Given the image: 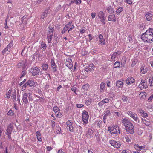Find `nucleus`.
Listing matches in <instances>:
<instances>
[{
    "label": "nucleus",
    "instance_id": "a211bd4d",
    "mask_svg": "<svg viewBox=\"0 0 153 153\" xmlns=\"http://www.w3.org/2000/svg\"><path fill=\"white\" fill-rule=\"evenodd\" d=\"M13 123H10L8 126L7 129L6 130L7 133L11 134L13 129Z\"/></svg>",
    "mask_w": 153,
    "mask_h": 153
},
{
    "label": "nucleus",
    "instance_id": "6ab92c4d",
    "mask_svg": "<svg viewBox=\"0 0 153 153\" xmlns=\"http://www.w3.org/2000/svg\"><path fill=\"white\" fill-rule=\"evenodd\" d=\"M51 67L53 68V71L54 72L56 71L57 67L56 65L54 60L52 59L51 60Z\"/></svg>",
    "mask_w": 153,
    "mask_h": 153
},
{
    "label": "nucleus",
    "instance_id": "ddd939ff",
    "mask_svg": "<svg viewBox=\"0 0 153 153\" xmlns=\"http://www.w3.org/2000/svg\"><path fill=\"white\" fill-rule=\"evenodd\" d=\"M135 82L134 79L132 77H130L127 78L126 80V82L128 85L131 84Z\"/></svg>",
    "mask_w": 153,
    "mask_h": 153
},
{
    "label": "nucleus",
    "instance_id": "4c0bfd02",
    "mask_svg": "<svg viewBox=\"0 0 153 153\" xmlns=\"http://www.w3.org/2000/svg\"><path fill=\"white\" fill-rule=\"evenodd\" d=\"M47 47L46 44L44 42L42 41L41 42V48H43L44 50H45Z\"/></svg>",
    "mask_w": 153,
    "mask_h": 153
},
{
    "label": "nucleus",
    "instance_id": "9d476101",
    "mask_svg": "<svg viewBox=\"0 0 153 153\" xmlns=\"http://www.w3.org/2000/svg\"><path fill=\"white\" fill-rule=\"evenodd\" d=\"M146 20L148 21H150L152 20L153 17V14L150 11L146 13L145 14Z\"/></svg>",
    "mask_w": 153,
    "mask_h": 153
},
{
    "label": "nucleus",
    "instance_id": "cd10ccee",
    "mask_svg": "<svg viewBox=\"0 0 153 153\" xmlns=\"http://www.w3.org/2000/svg\"><path fill=\"white\" fill-rule=\"evenodd\" d=\"M134 148L137 150L138 151H140L141 149L145 147L144 146H140L137 144H136L134 145Z\"/></svg>",
    "mask_w": 153,
    "mask_h": 153
},
{
    "label": "nucleus",
    "instance_id": "13d9d810",
    "mask_svg": "<svg viewBox=\"0 0 153 153\" xmlns=\"http://www.w3.org/2000/svg\"><path fill=\"white\" fill-rule=\"evenodd\" d=\"M42 1V0H38L36 1H34V3L36 4H40Z\"/></svg>",
    "mask_w": 153,
    "mask_h": 153
},
{
    "label": "nucleus",
    "instance_id": "4be33fe9",
    "mask_svg": "<svg viewBox=\"0 0 153 153\" xmlns=\"http://www.w3.org/2000/svg\"><path fill=\"white\" fill-rule=\"evenodd\" d=\"M99 38L100 39V42H101V45H104L105 44V40L103 38L102 35L101 34H99Z\"/></svg>",
    "mask_w": 153,
    "mask_h": 153
},
{
    "label": "nucleus",
    "instance_id": "aec40b11",
    "mask_svg": "<svg viewBox=\"0 0 153 153\" xmlns=\"http://www.w3.org/2000/svg\"><path fill=\"white\" fill-rule=\"evenodd\" d=\"M94 131L91 129H89L87 132L86 135L88 138H91L93 137Z\"/></svg>",
    "mask_w": 153,
    "mask_h": 153
},
{
    "label": "nucleus",
    "instance_id": "de8ad7c7",
    "mask_svg": "<svg viewBox=\"0 0 153 153\" xmlns=\"http://www.w3.org/2000/svg\"><path fill=\"white\" fill-rule=\"evenodd\" d=\"M23 71L21 73V76L20 78H21L24 76L27 73V72L25 70H23Z\"/></svg>",
    "mask_w": 153,
    "mask_h": 153
},
{
    "label": "nucleus",
    "instance_id": "6e6552de",
    "mask_svg": "<svg viewBox=\"0 0 153 153\" xmlns=\"http://www.w3.org/2000/svg\"><path fill=\"white\" fill-rule=\"evenodd\" d=\"M127 113L128 115H130L131 117L135 121H138V118H137V116L135 113H133L131 111H128L127 112Z\"/></svg>",
    "mask_w": 153,
    "mask_h": 153
},
{
    "label": "nucleus",
    "instance_id": "7ed1b4c3",
    "mask_svg": "<svg viewBox=\"0 0 153 153\" xmlns=\"http://www.w3.org/2000/svg\"><path fill=\"white\" fill-rule=\"evenodd\" d=\"M32 70V73L33 76L35 75H39V73L40 74V75L43 74L42 71H40V67H38L36 66L33 68H32L31 69V72Z\"/></svg>",
    "mask_w": 153,
    "mask_h": 153
},
{
    "label": "nucleus",
    "instance_id": "1a4fd4ad",
    "mask_svg": "<svg viewBox=\"0 0 153 153\" xmlns=\"http://www.w3.org/2000/svg\"><path fill=\"white\" fill-rule=\"evenodd\" d=\"M95 66L93 64H90L88 66L86 67L85 69V70L86 72H88L89 71H94Z\"/></svg>",
    "mask_w": 153,
    "mask_h": 153
},
{
    "label": "nucleus",
    "instance_id": "a878e982",
    "mask_svg": "<svg viewBox=\"0 0 153 153\" xmlns=\"http://www.w3.org/2000/svg\"><path fill=\"white\" fill-rule=\"evenodd\" d=\"M36 134L37 137V139L39 141H42L41 135L39 131H37L36 133Z\"/></svg>",
    "mask_w": 153,
    "mask_h": 153
},
{
    "label": "nucleus",
    "instance_id": "c9c22d12",
    "mask_svg": "<svg viewBox=\"0 0 153 153\" xmlns=\"http://www.w3.org/2000/svg\"><path fill=\"white\" fill-rule=\"evenodd\" d=\"M56 132L57 134H60L61 133V129L60 127L59 126H56Z\"/></svg>",
    "mask_w": 153,
    "mask_h": 153
},
{
    "label": "nucleus",
    "instance_id": "b1692460",
    "mask_svg": "<svg viewBox=\"0 0 153 153\" xmlns=\"http://www.w3.org/2000/svg\"><path fill=\"white\" fill-rule=\"evenodd\" d=\"M48 34H53V32L54 31V27L53 25H50L48 27Z\"/></svg>",
    "mask_w": 153,
    "mask_h": 153
},
{
    "label": "nucleus",
    "instance_id": "e2e57ef3",
    "mask_svg": "<svg viewBox=\"0 0 153 153\" xmlns=\"http://www.w3.org/2000/svg\"><path fill=\"white\" fill-rule=\"evenodd\" d=\"M91 15L92 16V18L93 19V18H94L95 17L96 13H95L93 12L91 13Z\"/></svg>",
    "mask_w": 153,
    "mask_h": 153
},
{
    "label": "nucleus",
    "instance_id": "a18cd8bd",
    "mask_svg": "<svg viewBox=\"0 0 153 153\" xmlns=\"http://www.w3.org/2000/svg\"><path fill=\"white\" fill-rule=\"evenodd\" d=\"M85 103L87 105H89L91 104V100H86L85 101Z\"/></svg>",
    "mask_w": 153,
    "mask_h": 153
},
{
    "label": "nucleus",
    "instance_id": "3c124183",
    "mask_svg": "<svg viewBox=\"0 0 153 153\" xmlns=\"http://www.w3.org/2000/svg\"><path fill=\"white\" fill-rule=\"evenodd\" d=\"M12 97V99L13 100H16V92H13L12 94V95L11 97Z\"/></svg>",
    "mask_w": 153,
    "mask_h": 153
},
{
    "label": "nucleus",
    "instance_id": "4d7b16f0",
    "mask_svg": "<svg viewBox=\"0 0 153 153\" xmlns=\"http://www.w3.org/2000/svg\"><path fill=\"white\" fill-rule=\"evenodd\" d=\"M146 82L145 81V80H144L143 79H142L141 80V82L140 84H139V86L140 88H141L142 85L143 83H145Z\"/></svg>",
    "mask_w": 153,
    "mask_h": 153
},
{
    "label": "nucleus",
    "instance_id": "39448f33",
    "mask_svg": "<svg viewBox=\"0 0 153 153\" xmlns=\"http://www.w3.org/2000/svg\"><path fill=\"white\" fill-rule=\"evenodd\" d=\"M98 16L100 21L105 25V20L106 19L105 13L102 11H100L98 12Z\"/></svg>",
    "mask_w": 153,
    "mask_h": 153
},
{
    "label": "nucleus",
    "instance_id": "423d86ee",
    "mask_svg": "<svg viewBox=\"0 0 153 153\" xmlns=\"http://www.w3.org/2000/svg\"><path fill=\"white\" fill-rule=\"evenodd\" d=\"M27 65V63L26 60L25 61H22L19 62L17 65L18 68H19L23 66L22 68V70H26V68Z\"/></svg>",
    "mask_w": 153,
    "mask_h": 153
},
{
    "label": "nucleus",
    "instance_id": "72a5a7b5",
    "mask_svg": "<svg viewBox=\"0 0 153 153\" xmlns=\"http://www.w3.org/2000/svg\"><path fill=\"white\" fill-rule=\"evenodd\" d=\"M107 10L108 12L110 13H114V10L113 8L111 6L108 7L107 9Z\"/></svg>",
    "mask_w": 153,
    "mask_h": 153
},
{
    "label": "nucleus",
    "instance_id": "37998d69",
    "mask_svg": "<svg viewBox=\"0 0 153 153\" xmlns=\"http://www.w3.org/2000/svg\"><path fill=\"white\" fill-rule=\"evenodd\" d=\"M120 65V63L118 61L116 62L114 65V68H117L119 67Z\"/></svg>",
    "mask_w": 153,
    "mask_h": 153
},
{
    "label": "nucleus",
    "instance_id": "6e6d98bb",
    "mask_svg": "<svg viewBox=\"0 0 153 153\" xmlns=\"http://www.w3.org/2000/svg\"><path fill=\"white\" fill-rule=\"evenodd\" d=\"M108 131H110V133L111 134L112 131H113V130H114V128H111L109 127L108 128Z\"/></svg>",
    "mask_w": 153,
    "mask_h": 153
},
{
    "label": "nucleus",
    "instance_id": "603ef678",
    "mask_svg": "<svg viewBox=\"0 0 153 153\" xmlns=\"http://www.w3.org/2000/svg\"><path fill=\"white\" fill-rule=\"evenodd\" d=\"M124 1L129 4H132V1L131 0H124Z\"/></svg>",
    "mask_w": 153,
    "mask_h": 153
},
{
    "label": "nucleus",
    "instance_id": "7c9ffc66",
    "mask_svg": "<svg viewBox=\"0 0 153 153\" xmlns=\"http://www.w3.org/2000/svg\"><path fill=\"white\" fill-rule=\"evenodd\" d=\"M48 10H45V11L43 13L41 17V19H43L45 17H46L47 16L48 14Z\"/></svg>",
    "mask_w": 153,
    "mask_h": 153
},
{
    "label": "nucleus",
    "instance_id": "8fccbe9b",
    "mask_svg": "<svg viewBox=\"0 0 153 153\" xmlns=\"http://www.w3.org/2000/svg\"><path fill=\"white\" fill-rule=\"evenodd\" d=\"M122 100L124 102H126L127 101L128 98L127 97L123 95L122 96Z\"/></svg>",
    "mask_w": 153,
    "mask_h": 153
},
{
    "label": "nucleus",
    "instance_id": "2eb2a0df",
    "mask_svg": "<svg viewBox=\"0 0 153 153\" xmlns=\"http://www.w3.org/2000/svg\"><path fill=\"white\" fill-rule=\"evenodd\" d=\"M109 102V99L108 98H105L102 101L98 103V105L100 107H102V106L106 103Z\"/></svg>",
    "mask_w": 153,
    "mask_h": 153
},
{
    "label": "nucleus",
    "instance_id": "774afa93",
    "mask_svg": "<svg viewBox=\"0 0 153 153\" xmlns=\"http://www.w3.org/2000/svg\"><path fill=\"white\" fill-rule=\"evenodd\" d=\"M122 153H130L129 151L126 150H123L122 151Z\"/></svg>",
    "mask_w": 153,
    "mask_h": 153
},
{
    "label": "nucleus",
    "instance_id": "e433bc0d",
    "mask_svg": "<svg viewBox=\"0 0 153 153\" xmlns=\"http://www.w3.org/2000/svg\"><path fill=\"white\" fill-rule=\"evenodd\" d=\"M149 83L150 84V86H153V76H150L149 80Z\"/></svg>",
    "mask_w": 153,
    "mask_h": 153
},
{
    "label": "nucleus",
    "instance_id": "20e7f679",
    "mask_svg": "<svg viewBox=\"0 0 153 153\" xmlns=\"http://www.w3.org/2000/svg\"><path fill=\"white\" fill-rule=\"evenodd\" d=\"M82 120L84 124H87L88 123L89 115L88 112L85 110H84L82 114Z\"/></svg>",
    "mask_w": 153,
    "mask_h": 153
},
{
    "label": "nucleus",
    "instance_id": "338daca9",
    "mask_svg": "<svg viewBox=\"0 0 153 153\" xmlns=\"http://www.w3.org/2000/svg\"><path fill=\"white\" fill-rule=\"evenodd\" d=\"M153 98V94L151 96L148 98L149 101H151Z\"/></svg>",
    "mask_w": 153,
    "mask_h": 153
},
{
    "label": "nucleus",
    "instance_id": "5fc2aeb1",
    "mask_svg": "<svg viewBox=\"0 0 153 153\" xmlns=\"http://www.w3.org/2000/svg\"><path fill=\"white\" fill-rule=\"evenodd\" d=\"M11 91L10 90H9L8 91L7 93L6 94L7 97L8 98H9L10 96V94Z\"/></svg>",
    "mask_w": 153,
    "mask_h": 153
},
{
    "label": "nucleus",
    "instance_id": "58836bf2",
    "mask_svg": "<svg viewBox=\"0 0 153 153\" xmlns=\"http://www.w3.org/2000/svg\"><path fill=\"white\" fill-rule=\"evenodd\" d=\"M89 85L88 84H86L83 85L82 88L84 91H87L89 88Z\"/></svg>",
    "mask_w": 153,
    "mask_h": 153
},
{
    "label": "nucleus",
    "instance_id": "0e129e2a",
    "mask_svg": "<svg viewBox=\"0 0 153 153\" xmlns=\"http://www.w3.org/2000/svg\"><path fill=\"white\" fill-rule=\"evenodd\" d=\"M81 2V0H76V5H79Z\"/></svg>",
    "mask_w": 153,
    "mask_h": 153
},
{
    "label": "nucleus",
    "instance_id": "393cba45",
    "mask_svg": "<svg viewBox=\"0 0 153 153\" xmlns=\"http://www.w3.org/2000/svg\"><path fill=\"white\" fill-rule=\"evenodd\" d=\"M139 113L142 115V116L146 117L147 116V114L143 110L140 109L139 110Z\"/></svg>",
    "mask_w": 153,
    "mask_h": 153
},
{
    "label": "nucleus",
    "instance_id": "c85d7f7f",
    "mask_svg": "<svg viewBox=\"0 0 153 153\" xmlns=\"http://www.w3.org/2000/svg\"><path fill=\"white\" fill-rule=\"evenodd\" d=\"M110 114L111 113L110 111L109 110H107L104 113L103 119H105V118H107V117L109 115H110Z\"/></svg>",
    "mask_w": 153,
    "mask_h": 153
},
{
    "label": "nucleus",
    "instance_id": "0eeeda50",
    "mask_svg": "<svg viewBox=\"0 0 153 153\" xmlns=\"http://www.w3.org/2000/svg\"><path fill=\"white\" fill-rule=\"evenodd\" d=\"M109 142L112 146L116 148H119L121 146L120 143L119 142H116L112 140H110Z\"/></svg>",
    "mask_w": 153,
    "mask_h": 153
},
{
    "label": "nucleus",
    "instance_id": "f704fd0d",
    "mask_svg": "<svg viewBox=\"0 0 153 153\" xmlns=\"http://www.w3.org/2000/svg\"><path fill=\"white\" fill-rule=\"evenodd\" d=\"M27 82H28L29 86L30 87L33 86L35 85L34 82L33 80H29Z\"/></svg>",
    "mask_w": 153,
    "mask_h": 153
},
{
    "label": "nucleus",
    "instance_id": "9b49d317",
    "mask_svg": "<svg viewBox=\"0 0 153 153\" xmlns=\"http://www.w3.org/2000/svg\"><path fill=\"white\" fill-rule=\"evenodd\" d=\"M67 125V128L69 129V131L71 132H73V127L72 126L73 123L71 122L70 121H68L66 123Z\"/></svg>",
    "mask_w": 153,
    "mask_h": 153
},
{
    "label": "nucleus",
    "instance_id": "680f3d73",
    "mask_svg": "<svg viewBox=\"0 0 153 153\" xmlns=\"http://www.w3.org/2000/svg\"><path fill=\"white\" fill-rule=\"evenodd\" d=\"M76 106L77 108H80L83 107L84 105L82 104H78L76 105Z\"/></svg>",
    "mask_w": 153,
    "mask_h": 153
},
{
    "label": "nucleus",
    "instance_id": "473e14b6",
    "mask_svg": "<svg viewBox=\"0 0 153 153\" xmlns=\"http://www.w3.org/2000/svg\"><path fill=\"white\" fill-rule=\"evenodd\" d=\"M105 84L103 82H102L100 84V91L101 92H103L104 89L105 88Z\"/></svg>",
    "mask_w": 153,
    "mask_h": 153
},
{
    "label": "nucleus",
    "instance_id": "bf43d9fd",
    "mask_svg": "<svg viewBox=\"0 0 153 153\" xmlns=\"http://www.w3.org/2000/svg\"><path fill=\"white\" fill-rule=\"evenodd\" d=\"M68 29V28L65 27L63 28L62 31L61 33L62 34H64L67 30Z\"/></svg>",
    "mask_w": 153,
    "mask_h": 153
},
{
    "label": "nucleus",
    "instance_id": "f257e3e1",
    "mask_svg": "<svg viewBox=\"0 0 153 153\" xmlns=\"http://www.w3.org/2000/svg\"><path fill=\"white\" fill-rule=\"evenodd\" d=\"M122 123L125 126V129L126 132L132 134L134 133V126L132 124L129 120L126 118H124L122 121Z\"/></svg>",
    "mask_w": 153,
    "mask_h": 153
},
{
    "label": "nucleus",
    "instance_id": "a19ab883",
    "mask_svg": "<svg viewBox=\"0 0 153 153\" xmlns=\"http://www.w3.org/2000/svg\"><path fill=\"white\" fill-rule=\"evenodd\" d=\"M142 120L143 123L145 124L146 126H148L150 125L151 123L147 121L145 119L143 120V119H142Z\"/></svg>",
    "mask_w": 153,
    "mask_h": 153
},
{
    "label": "nucleus",
    "instance_id": "5701e85b",
    "mask_svg": "<svg viewBox=\"0 0 153 153\" xmlns=\"http://www.w3.org/2000/svg\"><path fill=\"white\" fill-rule=\"evenodd\" d=\"M114 130L113 131H112V134H118L120 133V131L119 129L118 128V127L117 126H114Z\"/></svg>",
    "mask_w": 153,
    "mask_h": 153
},
{
    "label": "nucleus",
    "instance_id": "f03ea898",
    "mask_svg": "<svg viewBox=\"0 0 153 153\" xmlns=\"http://www.w3.org/2000/svg\"><path fill=\"white\" fill-rule=\"evenodd\" d=\"M142 39L145 42H147L149 43H152L153 42V37L152 36L148 35L144 33H143L141 35Z\"/></svg>",
    "mask_w": 153,
    "mask_h": 153
},
{
    "label": "nucleus",
    "instance_id": "79ce46f5",
    "mask_svg": "<svg viewBox=\"0 0 153 153\" xmlns=\"http://www.w3.org/2000/svg\"><path fill=\"white\" fill-rule=\"evenodd\" d=\"M28 82H27L26 83H25V84H24L22 86V91L25 90L26 88V87L27 86H29V84Z\"/></svg>",
    "mask_w": 153,
    "mask_h": 153
},
{
    "label": "nucleus",
    "instance_id": "f8f14e48",
    "mask_svg": "<svg viewBox=\"0 0 153 153\" xmlns=\"http://www.w3.org/2000/svg\"><path fill=\"white\" fill-rule=\"evenodd\" d=\"M28 94L27 93H24L23 94V97L22 98V100L24 103L27 104L28 102Z\"/></svg>",
    "mask_w": 153,
    "mask_h": 153
},
{
    "label": "nucleus",
    "instance_id": "2f4dec72",
    "mask_svg": "<svg viewBox=\"0 0 153 153\" xmlns=\"http://www.w3.org/2000/svg\"><path fill=\"white\" fill-rule=\"evenodd\" d=\"M53 35V34H47V36L48 39V42L50 43L51 40L52 39V37Z\"/></svg>",
    "mask_w": 153,
    "mask_h": 153
},
{
    "label": "nucleus",
    "instance_id": "c03bdc74",
    "mask_svg": "<svg viewBox=\"0 0 153 153\" xmlns=\"http://www.w3.org/2000/svg\"><path fill=\"white\" fill-rule=\"evenodd\" d=\"M14 114L13 111L11 109H10L8 112L7 114L10 116H13Z\"/></svg>",
    "mask_w": 153,
    "mask_h": 153
},
{
    "label": "nucleus",
    "instance_id": "09e8293b",
    "mask_svg": "<svg viewBox=\"0 0 153 153\" xmlns=\"http://www.w3.org/2000/svg\"><path fill=\"white\" fill-rule=\"evenodd\" d=\"M72 23V21H70L69 22H68V23L66 25H65V27L68 29L69 28L70 25Z\"/></svg>",
    "mask_w": 153,
    "mask_h": 153
},
{
    "label": "nucleus",
    "instance_id": "bb28decb",
    "mask_svg": "<svg viewBox=\"0 0 153 153\" xmlns=\"http://www.w3.org/2000/svg\"><path fill=\"white\" fill-rule=\"evenodd\" d=\"M48 64L47 63H44L43 64L41 67L42 68V69L44 71H47L48 69Z\"/></svg>",
    "mask_w": 153,
    "mask_h": 153
},
{
    "label": "nucleus",
    "instance_id": "4468645a",
    "mask_svg": "<svg viewBox=\"0 0 153 153\" xmlns=\"http://www.w3.org/2000/svg\"><path fill=\"white\" fill-rule=\"evenodd\" d=\"M66 65L69 68L71 69L73 67L72 62L71 59H66Z\"/></svg>",
    "mask_w": 153,
    "mask_h": 153
},
{
    "label": "nucleus",
    "instance_id": "ea45409f",
    "mask_svg": "<svg viewBox=\"0 0 153 153\" xmlns=\"http://www.w3.org/2000/svg\"><path fill=\"white\" fill-rule=\"evenodd\" d=\"M123 10V7H120L118 8V9L117 10L116 13H117V15H118L119 13H120Z\"/></svg>",
    "mask_w": 153,
    "mask_h": 153
},
{
    "label": "nucleus",
    "instance_id": "dca6fc26",
    "mask_svg": "<svg viewBox=\"0 0 153 153\" xmlns=\"http://www.w3.org/2000/svg\"><path fill=\"white\" fill-rule=\"evenodd\" d=\"M53 110L56 113V116L60 117V116L61 115V113L59 111V108L57 106H55L53 107Z\"/></svg>",
    "mask_w": 153,
    "mask_h": 153
},
{
    "label": "nucleus",
    "instance_id": "412c9836",
    "mask_svg": "<svg viewBox=\"0 0 153 153\" xmlns=\"http://www.w3.org/2000/svg\"><path fill=\"white\" fill-rule=\"evenodd\" d=\"M144 33L147 35L148 34H149V36H152L153 37V29L152 28H149Z\"/></svg>",
    "mask_w": 153,
    "mask_h": 153
},
{
    "label": "nucleus",
    "instance_id": "49530a36",
    "mask_svg": "<svg viewBox=\"0 0 153 153\" xmlns=\"http://www.w3.org/2000/svg\"><path fill=\"white\" fill-rule=\"evenodd\" d=\"M115 17L114 15L112 14V15H110L109 16L108 18V20L109 21H111L113 18Z\"/></svg>",
    "mask_w": 153,
    "mask_h": 153
},
{
    "label": "nucleus",
    "instance_id": "69168bd1",
    "mask_svg": "<svg viewBox=\"0 0 153 153\" xmlns=\"http://www.w3.org/2000/svg\"><path fill=\"white\" fill-rule=\"evenodd\" d=\"M55 126V122L54 121H52L51 126L53 128H54Z\"/></svg>",
    "mask_w": 153,
    "mask_h": 153
},
{
    "label": "nucleus",
    "instance_id": "c756f323",
    "mask_svg": "<svg viewBox=\"0 0 153 153\" xmlns=\"http://www.w3.org/2000/svg\"><path fill=\"white\" fill-rule=\"evenodd\" d=\"M148 69L146 67H142L140 68V72L143 74H145L147 71Z\"/></svg>",
    "mask_w": 153,
    "mask_h": 153
},
{
    "label": "nucleus",
    "instance_id": "052dcab7",
    "mask_svg": "<svg viewBox=\"0 0 153 153\" xmlns=\"http://www.w3.org/2000/svg\"><path fill=\"white\" fill-rule=\"evenodd\" d=\"M143 86V87H141V88H146L148 87V86L146 84V82H145V83H143L142 85Z\"/></svg>",
    "mask_w": 153,
    "mask_h": 153
},
{
    "label": "nucleus",
    "instance_id": "864d4df0",
    "mask_svg": "<svg viewBox=\"0 0 153 153\" xmlns=\"http://www.w3.org/2000/svg\"><path fill=\"white\" fill-rule=\"evenodd\" d=\"M9 48L6 47L2 51V54L3 55H4L6 51H7Z\"/></svg>",
    "mask_w": 153,
    "mask_h": 153
},
{
    "label": "nucleus",
    "instance_id": "f3484780",
    "mask_svg": "<svg viewBox=\"0 0 153 153\" xmlns=\"http://www.w3.org/2000/svg\"><path fill=\"white\" fill-rule=\"evenodd\" d=\"M124 80H117L116 83V86L118 88H122L123 86Z\"/></svg>",
    "mask_w": 153,
    "mask_h": 153
}]
</instances>
